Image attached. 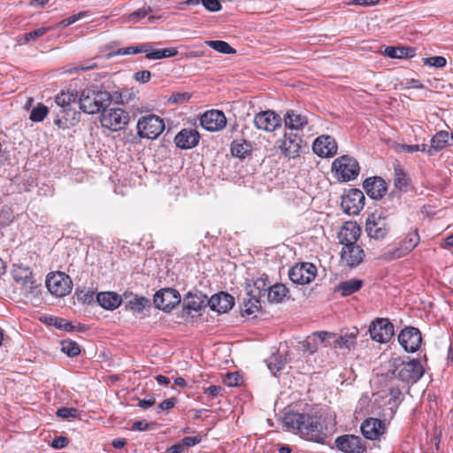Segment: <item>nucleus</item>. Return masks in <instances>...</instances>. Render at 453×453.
Returning a JSON list of instances; mask_svg holds the SVG:
<instances>
[{
	"label": "nucleus",
	"instance_id": "nucleus-14",
	"mask_svg": "<svg viewBox=\"0 0 453 453\" xmlns=\"http://www.w3.org/2000/svg\"><path fill=\"white\" fill-rule=\"evenodd\" d=\"M335 447L342 453H365L366 443L361 437L355 434H343L334 441Z\"/></svg>",
	"mask_w": 453,
	"mask_h": 453
},
{
	"label": "nucleus",
	"instance_id": "nucleus-59",
	"mask_svg": "<svg viewBox=\"0 0 453 453\" xmlns=\"http://www.w3.org/2000/svg\"><path fill=\"white\" fill-rule=\"evenodd\" d=\"M149 11L146 9H138L137 11L132 12L129 16V19L132 21H137L140 19H143L147 16Z\"/></svg>",
	"mask_w": 453,
	"mask_h": 453
},
{
	"label": "nucleus",
	"instance_id": "nucleus-61",
	"mask_svg": "<svg viewBox=\"0 0 453 453\" xmlns=\"http://www.w3.org/2000/svg\"><path fill=\"white\" fill-rule=\"evenodd\" d=\"M388 394L390 396L389 403H395L396 401L399 400L400 396L402 395V391L398 387H392L389 388Z\"/></svg>",
	"mask_w": 453,
	"mask_h": 453
},
{
	"label": "nucleus",
	"instance_id": "nucleus-52",
	"mask_svg": "<svg viewBox=\"0 0 453 453\" xmlns=\"http://www.w3.org/2000/svg\"><path fill=\"white\" fill-rule=\"evenodd\" d=\"M78 411L74 408L62 407L57 411V416L62 418H75Z\"/></svg>",
	"mask_w": 453,
	"mask_h": 453
},
{
	"label": "nucleus",
	"instance_id": "nucleus-20",
	"mask_svg": "<svg viewBox=\"0 0 453 453\" xmlns=\"http://www.w3.org/2000/svg\"><path fill=\"white\" fill-rule=\"evenodd\" d=\"M284 126L293 131H303L309 125L307 111L290 109L283 116Z\"/></svg>",
	"mask_w": 453,
	"mask_h": 453
},
{
	"label": "nucleus",
	"instance_id": "nucleus-18",
	"mask_svg": "<svg viewBox=\"0 0 453 453\" xmlns=\"http://www.w3.org/2000/svg\"><path fill=\"white\" fill-rule=\"evenodd\" d=\"M153 301L157 308L170 311L180 303V296L173 288H164L156 292Z\"/></svg>",
	"mask_w": 453,
	"mask_h": 453
},
{
	"label": "nucleus",
	"instance_id": "nucleus-12",
	"mask_svg": "<svg viewBox=\"0 0 453 453\" xmlns=\"http://www.w3.org/2000/svg\"><path fill=\"white\" fill-rule=\"evenodd\" d=\"M369 333L373 341L387 343L394 335V325L388 319L378 318L370 325Z\"/></svg>",
	"mask_w": 453,
	"mask_h": 453
},
{
	"label": "nucleus",
	"instance_id": "nucleus-45",
	"mask_svg": "<svg viewBox=\"0 0 453 453\" xmlns=\"http://www.w3.org/2000/svg\"><path fill=\"white\" fill-rule=\"evenodd\" d=\"M254 288L257 289V292L254 290H251V293H253L254 296H257L258 298L265 296V294L267 292V289L269 288V284L266 282V280L263 278H259L257 280L254 281Z\"/></svg>",
	"mask_w": 453,
	"mask_h": 453
},
{
	"label": "nucleus",
	"instance_id": "nucleus-35",
	"mask_svg": "<svg viewBox=\"0 0 453 453\" xmlns=\"http://www.w3.org/2000/svg\"><path fill=\"white\" fill-rule=\"evenodd\" d=\"M358 331L357 328H355L354 332L346 334L344 335H342L338 337L334 342V348H345V349H351L356 344V340L357 336Z\"/></svg>",
	"mask_w": 453,
	"mask_h": 453
},
{
	"label": "nucleus",
	"instance_id": "nucleus-6",
	"mask_svg": "<svg viewBox=\"0 0 453 453\" xmlns=\"http://www.w3.org/2000/svg\"><path fill=\"white\" fill-rule=\"evenodd\" d=\"M128 121V112L120 108L104 109L100 115L102 127L111 131L123 129L127 125Z\"/></svg>",
	"mask_w": 453,
	"mask_h": 453
},
{
	"label": "nucleus",
	"instance_id": "nucleus-34",
	"mask_svg": "<svg viewBox=\"0 0 453 453\" xmlns=\"http://www.w3.org/2000/svg\"><path fill=\"white\" fill-rule=\"evenodd\" d=\"M150 50H152V44L150 42H146L135 46L119 49L117 51L110 53L109 57L118 55H134L139 53H146Z\"/></svg>",
	"mask_w": 453,
	"mask_h": 453
},
{
	"label": "nucleus",
	"instance_id": "nucleus-7",
	"mask_svg": "<svg viewBox=\"0 0 453 453\" xmlns=\"http://www.w3.org/2000/svg\"><path fill=\"white\" fill-rule=\"evenodd\" d=\"M365 196L358 188H350L342 196L341 207L344 213L356 216L365 206Z\"/></svg>",
	"mask_w": 453,
	"mask_h": 453
},
{
	"label": "nucleus",
	"instance_id": "nucleus-27",
	"mask_svg": "<svg viewBox=\"0 0 453 453\" xmlns=\"http://www.w3.org/2000/svg\"><path fill=\"white\" fill-rule=\"evenodd\" d=\"M212 311L219 313H225L231 310L234 304V297L225 292L213 295L208 302Z\"/></svg>",
	"mask_w": 453,
	"mask_h": 453
},
{
	"label": "nucleus",
	"instance_id": "nucleus-4",
	"mask_svg": "<svg viewBox=\"0 0 453 453\" xmlns=\"http://www.w3.org/2000/svg\"><path fill=\"white\" fill-rule=\"evenodd\" d=\"M165 121L155 114L142 116L136 124L137 134L142 139L154 140L165 130Z\"/></svg>",
	"mask_w": 453,
	"mask_h": 453
},
{
	"label": "nucleus",
	"instance_id": "nucleus-44",
	"mask_svg": "<svg viewBox=\"0 0 453 453\" xmlns=\"http://www.w3.org/2000/svg\"><path fill=\"white\" fill-rule=\"evenodd\" d=\"M406 254L401 248V246L388 250L387 251L383 252L380 256V258L385 261H392L398 258H401L403 257H405Z\"/></svg>",
	"mask_w": 453,
	"mask_h": 453
},
{
	"label": "nucleus",
	"instance_id": "nucleus-5",
	"mask_svg": "<svg viewBox=\"0 0 453 453\" xmlns=\"http://www.w3.org/2000/svg\"><path fill=\"white\" fill-rule=\"evenodd\" d=\"M108 99L106 92L84 89L79 99L80 108L85 113L95 114L100 111Z\"/></svg>",
	"mask_w": 453,
	"mask_h": 453
},
{
	"label": "nucleus",
	"instance_id": "nucleus-48",
	"mask_svg": "<svg viewBox=\"0 0 453 453\" xmlns=\"http://www.w3.org/2000/svg\"><path fill=\"white\" fill-rule=\"evenodd\" d=\"M89 14V12L88 11H84V12H80L79 13L77 14H73L66 19H64L63 20H61L58 27H61V28H65V27H67L68 26L75 23L76 21L80 20L81 19L88 16Z\"/></svg>",
	"mask_w": 453,
	"mask_h": 453
},
{
	"label": "nucleus",
	"instance_id": "nucleus-19",
	"mask_svg": "<svg viewBox=\"0 0 453 453\" xmlns=\"http://www.w3.org/2000/svg\"><path fill=\"white\" fill-rule=\"evenodd\" d=\"M360 430L365 439L377 441L386 433L387 426L385 422L379 418H367L362 422Z\"/></svg>",
	"mask_w": 453,
	"mask_h": 453
},
{
	"label": "nucleus",
	"instance_id": "nucleus-64",
	"mask_svg": "<svg viewBox=\"0 0 453 453\" xmlns=\"http://www.w3.org/2000/svg\"><path fill=\"white\" fill-rule=\"evenodd\" d=\"M183 449V443L180 441L173 444V446L169 447L166 450V453H181Z\"/></svg>",
	"mask_w": 453,
	"mask_h": 453
},
{
	"label": "nucleus",
	"instance_id": "nucleus-41",
	"mask_svg": "<svg viewBox=\"0 0 453 453\" xmlns=\"http://www.w3.org/2000/svg\"><path fill=\"white\" fill-rule=\"evenodd\" d=\"M49 113V109L46 105L39 103L30 112L29 119L34 122L42 121Z\"/></svg>",
	"mask_w": 453,
	"mask_h": 453
},
{
	"label": "nucleus",
	"instance_id": "nucleus-53",
	"mask_svg": "<svg viewBox=\"0 0 453 453\" xmlns=\"http://www.w3.org/2000/svg\"><path fill=\"white\" fill-rule=\"evenodd\" d=\"M202 4L209 12H218L221 9V4L219 0H201Z\"/></svg>",
	"mask_w": 453,
	"mask_h": 453
},
{
	"label": "nucleus",
	"instance_id": "nucleus-47",
	"mask_svg": "<svg viewBox=\"0 0 453 453\" xmlns=\"http://www.w3.org/2000/svg\"><path fill=\"white\" fill-rule=\"evenodd\" d=\"M50 30L49 27H40L37 29H35L29 33H27L23 35L22 43H27L30 41H35L37 38L44 35L48 31Z\"/></svg>",
	"mask_w": 453,
	"mask_h": 453
},
{
	"label": "nucleus",
	"instance_id": "nucleus-3",
	"mask_svg": "<svg viewBox=\"0 0 453 453\" xmlns=\"http://www.w3.org/2000/svg\"><path fill=\"white\" fill-rule=\"evenodd\" d=\"M331 171L339 182H349L359 175L360 165L354 157L342 155L333 161Z\"/></svg>",
	"mask_w": 453,
	"mask_h": 453
},
{
	"label": "nucleus",
	"instance_id": "nucleus-30",
	"mask_svg": "<svg viewBox=\"0 0 453 453\" xmlns=\"http://www.w3.org/2000/svg\"><path fill=\"white\" fill-rule=\"evenodd\" d=\"M384 54L390 58H411L415 56V49L411 47H393L388 46Z\"/></svg>",
	"mask_w": 453,
	"mask_h": 453
},
{
	"label": "nucleus",
	"instance_id": "nucleus-63",
	"mask_svg": "<svg viewBox=\"0 0 453 453\" xmlns=\"http://www.w3.org/2000/svg\"><path fill=\"white\" fill-rule=\"evenodd\" d=\"M156 401L155 398H150V399H140L138 402V406L141 407L143 410L149 409L151 406L155 404Z\"/></svg>",
	"mask_w": 453,
	"mask_h": 453
},
{
	"label": "nucleus",
	"instance_id": "nucleus-17",
	"mask_svg": "<svg viewBox=\"0 0 453 453\" xmlns=\"http://www.w3.org/2000/svg\"><path fill=\"white\" fill-rule=\"evenodd\" d=\"M398 342L407 352H416L421 344L420 331L413 326L405 327L398 335Z\"/></svg>",
	"mask_w": 453,
	"mask_h": 453
},
{
	"label": "nucleus",
	"instance_id": "nucleus-40",
	"mask_svg": "<svg viewBox=\"0 0 453 453\" xmlns=\"http://www.w3.org/2000/svg\"><path fill=\"white\" fill-rule=\"evenodd\" d=\"M149 303V299L143 296H134L132 299L127 302V306L133 311L142 312Z\"/></svg>",
	"mask_w": 453,
	"mask_h": 453
},
{
	"label": "nucleus",
	"instance_id": "nucleus-31",
	"mask_svg": "<svg viewBox=\"0 0 453 453\" xmlns=\"http://www.w3.org/2000/svg\"><path fill=\"white\" fill-rule=\"evenodd\" d=\"M231 154L239 158H245L251 151V144L244 139L234 140L230 146Z\"/></svg>",
	"mask_w": 453,
	"mask_h": 453
},
{
	"label": "nucleus",
	"instance_id": "nucleus-24",
	"mask_svg": "<svg viewBox=\"0 0 453 453\" xmlns=\"http://www.w3.org/2000/svg\"><path fill=\"white\" fill-rule=\"evenodd\" d=\"M361 234V228L356 222H346L339 233L340 243L343 246L357 244Z\"/></svg>",
	"mask_w": 453,
	"mask_h": 453
},
{
	"label": "nucleus",
	"instance_id": "nucleus-55",
	"mask_svg": "<svg viewBox=\"0 0 453 453\" xmlns=\"http://www.w3.org/2000/svg\"><path fill=\"white\" fill-rule=\"evenodd\" d=\"M134 78L135 81L141 82V83H146L148 82L151 78V73L148 70H142L140 72H136L134 74Z\"/></svg>",
	"mask_w": 453,
	"mask_h": 453
},
{
	"label": "nucleus",
	"instance_id": "nucleus-39",
	"mask_svg": "<svg viewBox=\"0 0 453 453\" xmlns=\"http://www.w3.org/2000/svg\"><path fill=\"white\" fill-rule=\"evenodd\" d=\"M419 235L417 231L413 234H408L400 243L399 246L403 249L406 255H408L418 243Z\"/></svg>",
	"mask_w": 453,
	"mask_h": 453
},
{
	"label": "nucleus",
	"instance_id": "nucleus-29",
	"mask_svg": "<svg viewBox=\"0 0 453 453\" xmlns=\"http://www.w3.org/2000/svg\"><path fill=\"white\" fill-rule=\"evenodd\" d=\"M363 285L364 282L362 280L350 279L338 284L334 288V292H339L342 296L345 297L358 292Z\"/></svg>",
	"mask_w": 453,
	"mask_h": 453
},
{
	"label": "nucleus",
	"instance_id": "nucleus-11",
	"mask_svg": "<svg viewBox=\"0 0 453 453\" xmlns=\"http://www.w3.org/2000/svg\"><path fill=\"white\" fill-rule=\"evenodd\" d=\"M365 231L371 238L384 239L389 231L386 216L376 212L369 215L365 222Z\"/></svg>",
	"mask_w": 453,
	"mask_h": 453
},
{
	"label": "nucleus",
	"instance_id": "nucleus-26",
	"mask_svg": "<svg viewBox=\"0 0 453 453\" xmlns=\"http://www.w3.org/2000/svg\"><path fill=\"white\" fill-rule=\"evenodd\" d=\"M200 140L199 133L191 128H184L174 137L176 146L182 150H188L196 147Z\"/></svg>",
	"mask_w": 453,
	"mask_h": 453
},
{
	"label": "nucleus",
	"instance_id": "nucleus-22",
	"mask_svg": "<svg viewBox=\"0 0 453 453\" xmlns=\"http://www.w3.org/2000/svg\"><path fill=\"white\" fill-rule=\"evenodd\" d=\"M315 154L321 157H331L336 155L338 145L335 139L330 135H320L312 144Z\"/></svg>",
	"mask_w": 453,
	"mask_h": 453
},
{
	"label": "nucleus",
	"instance_id": "nucleus-8",
	"mask_svg": "<svg viewBox=\"0 0 453 453\" xmlns=\"http://www.w3.org/2000/svg\"><path fill=\"white\" fill-rule=\"evenodd\" d=\"M303 142L300 134L289 131L285 132L283 136L277 140L276 144L286 157L296 158L300 155Z\"/></svg>",
	"mask_w": 453,
	"mask_h": 453
},
{
	"label": "nucleus",
	"instance_id": "nucleus-25",
	"mask_svg": "<svg viewBox=\"0 0 453 453\" xmlns=\"http://www.w3.org/2000/svg\"><path fill=\"white\" fill-rule=\"evenodd\" d=\"M363 188L366 194L375 200L382 198L387 192L385 180L378 176L367 178L363 183Z\"/></svg>",
	"mask_w": 453,
	"mask_h": 453
},
{
	"label": "nucleus",
	"instance_id": "nucleus-23",
	"mask_svg": "<svg viewBox=\"0 0 453 453\" xmlns=\"http://www.w3.org/2000/svg\"><path fill=\"white\" fill-rule=\"evenodd\" d=\"M55 114L54 124L59 128H68L79 121V112L73 107L58 108Z\"/></svg>",
	"mask_w": 453,
	"mask_h": 453
},
{
	"label": "nucleus",
	"instance_id": "nucleus-56",
	"mask_svg": "<svg viewBox=\"0 0 453 453\" xmlns=\"http://www.w3.org/2000/svg\"><path fill=\"white\" fill-rule=\"evenodd\" d=\"M176 403H177V399L175 397L165 399L162 403H160L159 405L157 406V409H158L157 411L160 412L161 411L171 410L175 406Z\"/></svg>",
	"mask_w": 453,
	"mask_h": 453
},
{
	"label": "nucleus",
	"instance_id": "nucleus-60",
	"mask_svg": "<svg viewBox=\"0 0 453 453\" xmlns=\"http://www.w3.org/2000/svg\"><path fill=\"white\" fill-rule=\"evenodd\" d=\"M222 391V388L220 386L211 385L203 389V393L211 397H216Z\"/></svg>",
	"mask_w": 453,
	"mask_h": 453
},
{
	"label": "nucleus",
	"instance_id": "nucleus-37",
	"mask_svg": "<svg viewBox=\"0 0 453 453\" xmlns=\"http://www.w3.org/2000/svg\"><path fill=\"white\" fill-rule=\"evenodd\" d=\"M77 94L70 91L61 92L55 98V103L58 108L72 107L71 104L76 101Z\"/></svg>",
	"mask_w": 453,
	"mask_h": 453
},
{
	"label": "nucleus",
	"instance_id": "nucleus-21",
	"mask_svg": "<svg viewBox=\"0 0 453 453\" xmlns=\"http://www.w3.org/2000/svg\"><path fill=\"white\" fill-rule=\"evenodd\" d=\"M365 257V250L359 244L343 246L341 251L342 264L350 268L359 265Z\"/></svg>",
	"mask_w": 453,
	"mask_h": 453
},
{
	"label": "nucleus",
	"instance_id": "nucleus-33",
	"mask_svg": "<svg viewBox=\"0 0 453 453\" xmlns=\"http://www.w3.org/2000/svg\"><path fill=\"white\" fill-rule=\"evenodd\" d=\"M449 142V133L447 131H440L436 133L431 139V146L427 149V153L433 155V150H441L445 148Z\"/></svg>",
	"mask_w": 453,
	"mask_h": 453
},
{
	"label": "nucleus",
	"instance_id": "nucleus-51",
	"mask_svg": "<svg viewBox=\"0 0 453 453\" xmlns=\"http://www.w3.org/2000/svg\"><path fill=\"white\" fill-rule=\"evenodd\" d=\"M242 382V377L237 372H228L224 378V383L228 387H236Z\"/></svg>",
	"mask_w": 453,
	"mask_h": 453
},
{
	"label": "nucleus",
	"instance_id": "nucleus-32",
	"mask_svg": "<svg viewBox=\"0 0 453 453\" xmlns=\"http://www.w3.org/2000/svg\"><path fill=\"white\" fill-rule=\"evenodd\" d=\"M288 290L283 284H275L270 286L267 289L265 296L271 303H280L287 296Z\"/></svg>",
	"mask_w": 453,
	"mask_h": 453
},
{
	"label": "nucleus",
	"instance_id": "nucleus-54",
	"mask_svg": "<svg viewBox=\"0 0 453 453\" xmlns=\"http://www.w3.org/2000/svg\"><path fill=\"white\" fill-rule=\"evenodd\" d=\"M69 443V439L65 436L55 437L51 441L50 446L55 449H60L65 448Z\"/></svg>",
	"mask_w": 453,
	"mask_h": 453
},
{
	"label": "nucleus",
	"instance_id": "nucleus-42",
	"mask_svg": "<svg viewBox=\"0 0 453 453\" xmlns=\"http://www.w3.org/2000/svg\"><path fill=\"white\" fill-rule=\"evenodd\" d=\"M61 349L69 357H76L81 353L80 346L77 342L71 340H65L61 342Z\"/></svg>",
	"mask_w": 453,
	"mask_h": 453
},
{
	"label": "nucleus",
	"instance_id": "nucleus-1",
	"mask_svg": "<svg viewBox=\"0 0 453 453\" xmlns=\"http://www.w3.org/2000/svg\"><path fill=\"white\" fill-rule=\"evenodd\" d=\"M283 423L304 440L324 444L327 438L319 416L292 411L284 416Z\"/></svg>",
	"mask_w": 453,
	"mask_h": 453
},
{
	"label": "nucleus",
	"instance_id": "nucleus-58",
	"mask_svg": "<svg viewBox=\"0 0 453 453\" xmlns=\"http://www.w3.org/2000/svg\"><path fill=\"white\" fill-rule=\"evenodd\" d=\"M202 441V436L201 435H196V436H189V437H185L181 440V442L183 443V447H192V446H195L198 443H200Z\"/></svg>",
	"mask_w": 453,
	"mask_h": 453
},
{
	"label": "nucleus",
	"instance_id": "nucleus-38",
	"mask_svg": "<svg viewBox=\"0 0 453 453\" xmlns=\"http://www.w3.org/2000/svg\"><path fill=\"white\" fill-rule=\"evenodd\" d=\"M205 43L209 47H211V49H213L214 50H216L219 53L227 54V55H232V54L236 53V50L234 49L232 46H230V44L225 41H219V40L206 41Z\"/></svg>",
	"mask_w": 453,
	"mask_h": 453
},
{
	"label": "nucleus",
	"instance_id": "nucleus-15",
	"mask_svg": "<svg viewBox=\"0 0 453 453\" xmlns=\"http://www.w3.org/2000/svg\"><path fill=\"white\" fill-rule=\"evenodd\" d=\"M200 125L210 132H218L226 126V117L222 111L209 110L200 117Z\"/></svg>",
	"mask_w": 453,
	"mask_h": 453
},
{
	"label": "nucleus",
	"instance_id": "nucleus-62",
	"mask_svg": "<svg viewBox=\"0 0 453 453\" xmlns=\"http://www.w3.org/2000/svg\"><path fill=\"white\" fill-rule=\"evenodd\" d=\"M96 67H97V65L96 63L89 61L88 64H81L78 66L74 67L73 71L74 72L88 71V70L95 69Z\"/></svg>",
	"mask_w": 453,
	"mask_h": 453
},
{
	"label": "nucleus",
	"instance_id": "nucleus-57",
	"mask_svg": "<svg viewBox=\"0 0 453 453\" xmlns=\"http://www.w3.org/2000/svg\"><path fill=\"white\" fill-rule=\"evenodd\" d=\"M153 425L148 423L146 420L134 421L132 425L134 431H147L152 428Z\"/></svg>",
	"mask_w": 453,
	"mask_h": 453
},
{
	"label": "nucleus",
	"instance_id": "nucleus-43",
	"mask_svg": "<svg viewBox=\"0 0 453 453\" xmlns=\"http://www.w3.org/2000/svg\"><path fill=\"white\" fill-rule=\"evenodd\" d=\"M394 182L395 186L399 189L406 188L409 184V179L405 172L400 167L395 169Z\"/></svg>",
	"mask_w": 453,
	"mask_h": 453
},
{
	"label": "nucleus",
	"instance_id": "nucleus-13",
	"mask_svg": "<svg viewBox=\"0 0 453 453\" xmlns=\"http://www.w3.org/2000/svg\"><path fill=\"white\" fill-rule=\"evenodd\" d=\"M46 286L52 295L65 296L72 290V280L65 273L58 272L47 277Z\"/></svg>",
	"mask_w": 453,
	"mask_h": 453
},
{
	"label": "nucleus",
	"instance_id": "nucleus-28",
	"mask_svg": "<svg viewBox=\"0 0 453 453\" xmlns=\"http://www.w3.org/2000/svg\"><path fill=\"white\" fill-rule=\"evenodd\" d=\"M121 297L114 292H101L96 295V302L105 310H115L121 304Z\"/></svg>",
	"mask_w": 453,
	"mask_h": 453
},
{
	"label": "nucleus",
	"instance_id": "nucleus-9",
	"mask_svg": "<svg viewBox=\"0 0 453 453\" xmlns=\"http://www.w3.org/2000/svg\"><path fill=\"white\" fill-rule=\"evenodd\" d=\"M395 376L403 382L413 384L417 382L425 372L424 367L418 359L403 362L395 370Z\"/></svg>",
	"mask_w": 453,
	"mask_h": 453
},
{
	"label": "nucleus",
	"instance_id": "nucleus-16",
	"mask_svg": "<svg viewBox=\"0 0 453 453\" xmlns=\"http://www.w3.org/2000/svg\"><path fill=\"white\" fill-rule=\"evenodd\" d=\"M253 122L257 129L271 133L280 127L282 119L273 111L267 110L257 113Z\"/></svg>",
	"mask_w": 453,
	"mask_h": 453
},
{
	"label": "nucleus",
	"instance_id": "nucleus-50",
	"mask_svg": "<svg viewBox=\"0 0 453 453\" xmlns=\"http://www.w3.org/2000/svg\"><path fill=\"white\" fill-rule=\"evenodd\" d=\"M398 150L401 151V152H405V153H414V152H418V151H427V145L423 143V144H413V145H409V144H399L398 145Z\"/></svg>",
	"mask_w": 453,
	"mask_h": 453
},
{
	"label": "nucleus",
	"instance_id": "nucleus-46",
	"mask_svg": "<svg viewBox=\"0 0 453 453\" xmlns=\"http://www.w3.org/2000/svg\"><path fill=\"white\" fill-rule=\"evenodd\" d=\"M75 294L78 301L82 303L90 304L94 302L95 292L91 289H77Z\"/></svg>",
	"mask_w": 453,
	"mask_h": 453
},
{
	"label": "nucleus",
	"instance_id": "nucleus-2",
	"mask_svg": "<svg viewBox=\"0 0 453 453\" xmlns=\"http://www.w3.org/2000/svg\"><path fill=\"white\" fill-rule=\"evenodd\" d=\"M12 275L15 281V289L27 299L32 300L40 292V285L34 280L33 273L28 267L14 265Z\"/></svg>",
	"mask_w": 453,
	"mask_h": 453
},
{
	"label": "nucleus",
	"instance_id": "nucleus-36",
	"mask_svg": "<svg viewBox=\"0 0 453 453\" xmlns=\"http://www.w3.org/2000/svg\"><path fill=\"white\" fill-rule=\"evenodd\" d=\"M178 50L175 48H166L162 50H154L146 52V58L148 59H162L165 58L175 57Z\"/></svg>",
	"mask_w": 453,
	"mask_h": 453
},
{
	"label": "nucleus",
	"instance_id": "nucleus-10",
	"mask_svg": "<svg viewBox=\"0 0 453 453\" xmlns=\"http://www.w3.org/2000/svg\"><path fill=\"white\" fill-rule=\"evenodd\" d=\"M317 273V267L313 264L302 262L290 268L288 277L295 284L306 285L315 279Z\"/></svg>",
	"mask_w": 453,
	"mask_h": 453
},
{
	"label": "nucleus",
	"instance_id": "nucleus-49",
	"mask_svg": "<svg viewBox=\"0 0 453 453\" xmlns=\"http://www.w3.org/2000/svg\"><path fill=\"white\" fill-rule=\"evenodd\" d=\"M423 63L426 65L434 66L436 68H442L446 65L447 60L444 57L434 56L423 58Z\"/></svg>",
	"mask_w": 453,
	"mask_h": 453
}]
</instances>
